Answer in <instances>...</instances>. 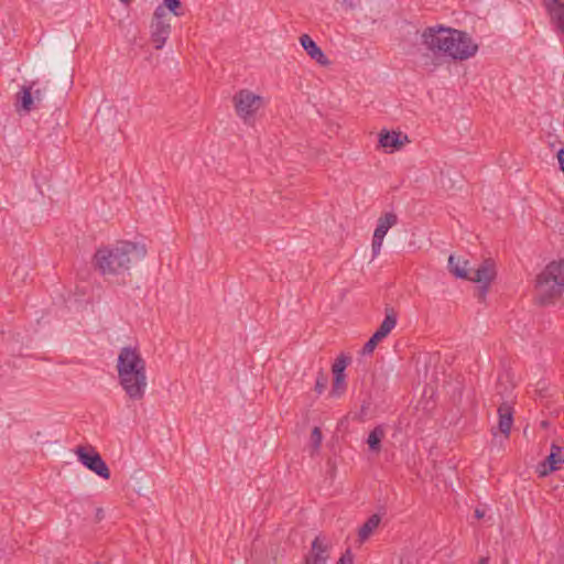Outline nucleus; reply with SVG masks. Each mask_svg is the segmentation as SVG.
Segmentation results:
<instances>
[{
  "mask_svg": "<svg viewBox=\"0 0 564 564\" xmlns=\"http://www.w3.org/2000/svg\"><path fill=\"white\" fill-rule=\"evenodd\" d=\"M161 6L166 7L167 10L176 17L182 15V12H180V9L182 8L181 0H163Z\"/></svg>",
  "mask_w": 564,
  "mask_h": 564,
  "instance_id": "nucleus-22",
  "label": "nucleus"
},
{
  "mask_svg": "<svg viewBox=\"0 0 564 564\" xmlns=\"http://www.w3.org/2000/svg\"><path fill=\"white\" fill-rule=\"evenodd\" d=\"M119 384L132 401H141L148 387L147 364L137 347H122L118 355Z\"/></svg>",
  "mask_w": 564,
  "mask_h": 564,
  "instance_id": "nucleus-3",
  "label": "nucleus"
},
{
  "mask_svg": "<svg viewBox=\"0 0 564 564\" xmlns=\"http://www.w3.org/2000/svg\"><path fill=\"white\" fill-rule=\"evenodd\" d=\"M421 39L426 50L433 53L434 58H431L433 66L440 65L434 61L440 56L465 61L478 51V45L468 33L441 24L425 28Z\"/></svg>",
  "mask_w": 564,
  "mask_h": 564,
  "instance_id": "nucleus-1",
  "label": "nucleus"
},
{
  "mask_svg": "<svg viewBox=\"0 0 564 564\" xmlns=\"http://www.w3.org/2000/svg\"><path fill=\"white\" fill-rule=\"evenodd\" d=\"M496 278V267L491 259H486L474 272L469 280L478 284L490 285Z\"/></svg>",
  "mask_w": 564,
  "mask_h": 564,
  "instance_id": "nucleus-12",
  "label": "nucleus"
},
{
  "mask_svg": "<svg viewBox=\"0 0 564 564\" xmlns=\"http://www.w3.org/2000/svg\"><path fill=\"white\" fill-rule=\"evenodd\" d=\"M300 43L306 54L314 61H316L322 66H327L330 64L329 59L326 57L324 52L319 48V46L313 41V39L308 34H302L300 36Z\"/></svg>",
  "mask_w": 564,
  "mask_h": 564,
  "instance_id": "nucleus-14",
  "label": "nucleus"
},
{
  "mask_svg": "<svg viewBox=\"0 0 564 564\" xmlns=\"http://www.w3.org/2000/svg\"><path fill=\"white\" fill-rule=\"evenodd\" d=\"M503 564H510V563H509L508 561H505V563H503Z\"/></svg>",
  "mask_w": 564,
  "mask_h": 564,
  "instance_id": "nucleus-35",
  "label": "nucleus"
},
{
  "mask_svg": "<svg viewBox=\"0 0 564 564\" xmlns=\"http://www.w3.org/2000/svg\"><path fill=\"white\" fill-rule=\"evenodd\" d=\"M34 102L40 101L42 99V91L40 89H36L34 93H32Z\"/></svg>",
  "mask_w": 564,
  "mask_h": 564,
  "instance_id": "nucleus-31",
  "label": "nucleus"
},
{
  "mask_svg": "<svg viewBox=\"0 0 564 564\" xmlns=\"http://www.w3.org/2000/svg\"><path fill=\"white\" fill-rule=\"evenodd\" d=\"M76 454L78 456V460L89 470L94 471L96 475L104 479L110 478V470L95 449L87 452L84 447L79 446L76 449Z\"/></svg>",
  "mask_w": 564,
  "mask_h": 564,
  "instance_id": "nucleus-8",
  "label": "nucleus"
},
{
  "mask_svg": "<svg viewBox=\"0 0 564 564\" xmlns=\"http://www.w3.org/2000/svg\"><path fill=\"white\" fill-rule=\"evenodd\" d=\"M370 403L364 402L360 409V415H367V411L369 410Z\"/></svg>",
  "mask_w": 564,
  "mask_h": 564,
  "instance_id": "nucleus-30",
  "label": "nucleus"
},
{
  "mask_svg": "<svg viewBox=\"0 0 564 564\" xmlns=\"http://www.w3.org/2000/svg\"><path fill=\"white\" fill-rule=\"evenodd\" d=\"M489 286L490 285H487V284H479L478 292H477V297L479 301H484L486 299Z\"/></svg>",
  "mask_w": 564,
  "mask_h": 564,
  "instance_id": "nucleus-26",
  "label": "nucleus"
},
{
  "mask_svg": "<svg viewBox=\"0 0 564 564\" xmlns=\"http://www.w3.org/2000/svg\"><path fill=\"white\" fill-rule=\"evenodd\" d=\"M556 156L558 160L560 169L564 173V148H562L557 151Z\"/></svg>",
  "mask_w": 564,
  "mask_h": 564,
  "instance_id": "nucleus-27",
  "label": "nucleus"
},
{
  "mask_svg": "<svg viewBox=\"0 0 564 564\" xmlns=\"http://www.w3.org/2000/svg\"><path fill=\"white\" fill-rule=\"evenodd\" d=\"M237 115L246 122L262 107V97L249 89H241L234 96Z\"/></svg>",
  "mask_w": 564,
  "mask_h": 564,
  "instance_id": "nucleus-6",
  "label": "nucleus"
},
{
  "mask_svg": "<svg viewBox=\"0 0 564 564\" xmlns=\"http://www.w3.org/2000/svg\"><path fill=\"white\" fill-rule=\"evenodd\" d=\"M147 254L144 245L119 241L113 246L97 249L94 256L95 268L104 276H118L129 272L133 262L142 260Z\"/></svg>",
  "mask_w": 564,
  "mask_h": 564,
  "instance_id": "nucleus-2",
  "label": "nucleus"
},
{
  "mask_svg": "<svg viewBox=\"0 0 564 564\" xmlns=\"http://www.w3.org/2000/svg\"><path fill=\"white\" fill-rule=\"evenodd\" d=\"M477 564H489V558L488 557H481Z\"/></svg>",
  "mask_w": 564,
  "mask_h": 564,
  "instance_id": "nucleus-33",
  "label": "nucleus"
},
{
  "mask_svg": "<svg viewBox=\"0 0 564 564\" xmlns=\"http://www.w3.org/2000/svg\"><path fill=\"white\" fill-rule=\"evenodd\" d=\"M170 20L167 8L158 6L150 24L151 41L156 50L163 48L171 34Z\"/></svg>",
  "mask_w": 564,
  "mask_h": 564,
  "instance_id": "nucleus-5",
  "label": "nucleus"
},
{
  "mask_svg": "<svg viewBox=\"0 0 564 564\" xmlns=\"http://www.w3.org/2000/svg\"><path fill=\"white\" fill-rule=\"evenodd\" d=\"M323 435L319 427L315 426L311 433V442L314 449H318L322 444Z\"/></svg>",
  "mask_w": 564,
  "mask_h": 564,
  "instance_id": "nucleus-24",
  "label": "nucleus"
},
{
  "mask_svg": "<svg viewBox=\"0 0 564 564\" xmlns=\"http://www.w3.org/2000/svg\"><path fill=\"white\" fill-rule=\"evenodd\" d=\"M327 382H328L327 376L323 371H319L318 376L316 378L315 391L318 394H321L326 389Z\"/></svg>",
  "mask_w": 564,
  "mask_h": 564,
  "instance_id": "nucleus-23",
  "label": "nucleus"
},
{
  "mask_svg": "<svg viewBox=\"0 0 564 564\" xmlns=\"http://www.w3.org/2000/svg\"><path fill=\"white\" fill-rule=\"evenodd\" d=\"M405 142H409L408 135L401 132L382 131L379 137L380 145L384 149L390 148L391 152L400 150Z\"/></svg>",
  "mask_w": 564,
  "mask_h": 564,
  "instance_id": "nucleus-15",
  "label": "nucleus"
},
{
  "mask_svg": "<svg viewBox=\"0 0 564 564\" xmlns=\"http://www.w3.org/2000/svg\"><path fill=\"white\" fill-rule=\"evenodd\" d=\"M541 2H542V6L544 7V9H546L549 7L560 3L562 1L561 0H541Z\"/></svg>",
  "mask_w": 564,
  "mask_h": 564,
  "instance_id": "nucleus-28",
  "label": "nucleus"
},
{
  "mask_svg": "<svg viewBox=\"0 0 564 564\" xmlns=\"http://www.w3.org/2000/svg\"><path fill=\"white\" fill-rule=\"evenodd\" d=\"M341 4L348 9H355L356 3L354 0H343Z\"/></svg>",
  "mask_w": 564,
  "mask_h": 564,
  "instance_id": "nucleus-29",
  "label": "nucleus"
},
{
  "mask_svg": "<svg viewBox=\"0 0 564 564\" xmlns=\"http://www.w3.org/2000/svg\"><path fill=\"white\" fill-rule=\"evenodd\" d=\"M502 382L499 381L496 388L497 395L501 399V403L498 406V427L503 435L509 436L513 423V409L508 401L511 391L508 390V387H503L502 389Z\"/></svg>",
  "mask_w": 564,
  "mask_h": 564,
  "instance_id": "nucleus-7",
  "label": "nucleus"
},
{
  "mask_svg": "<svg viewBox=\"0 0 564 564\" xmlns=\"http://www.w3.org/2000/svg\"><path fill=\"white\" fill-rule=\"evenodd\" d=\"M564 463V448L552 444L551 452L546 459L542 463L540 470L541 476H545L549 473L560 469L561 464Z\"/></svg>",
  "mask_w": 564,
  "mask_h": 564,
  "instance_id": "nucleus-13",
  "label": "nucleus"
},
{
  "mask_svg": "<svg viewBox=\"0 0 564 564\" xmlns=\"http://www.w3.org/2000/svg\"><path fill=\"white\" fill-rule=\"evenodd\" d=\"M328 557V544L324 538L316 536L312 542L311 551L305 556L304 564H326Z\"/></svg>",
  "mask_w": 564,
  "mask_h": 564,
  "instance_id": "nucleus-11",
  "label": "nucleus"
},
{
  "mask_svg": "<svg viewBox=\"0 0 564 564\" xmlns=\"http://www.w3.org/2000/svg\"><path fill=\"white\" fill-rule=\"evenodd\" d=\"M398 216L393 212L384 213L379 217L377 227L372 237V253L373 257L378 256L381 250V246L383 242V238L387 235L388 230L397 225Z\"/></svg>",
  "mask_w": 564,
  "mask_h": 564,
  "instance_id": "nucleus-9",
  "label": "nucleus"
},
{
  "mask_svg": "<svg viewBox=\"0 0 564 564\" xmlns=\"http://www.w3.org/2000/svg\"><path fill=\"white\" fill-rule=\"evenodd\" d=\"M349 361V357L341 355L336 358L335 362L332 366L334 379L330 394L334 397L341 395L346 390L347 384L345 381V369L348 366Z\"/></svg>",
  "mask_w": 564,
  "mask_h": 564,
  "instance_id": "nucleus-10",
  "label": "nucleus"
},
{
  "mask_svg": "<svg viewBox=\"0 0 564 564\" xmlns=\"http://www.w3.org/2000/svg\"><path fill=\"white\" fill-rule=\"evenodd\" d=\"M475 517H476L477 519H481V518H484V517H485V511L479 510V509H476V510H475Z\"/></svg>",
  "mask_w": 564,
  "mask_h": 564,
  "instance_id": "nucleus-32",
  "label": "nucleus"
},
{
  "mask_svg": "<svg viewBox=\"0 0 564 564\" xmlns=\"http://www.w3.org/2000/svg\"><path fill=\"white\" fill-rule=\"evenodd\" d=\"M564 293V260L551 261L535 279V301L541 305L555 303Z\"/></svg>",
  "mask_w": 564,
  "mask_h": 564,
  "instance_id": "nucleus-4",
  "label": "nucleus"
},
{
  "mask_svg": "<svg viewBox=\"0 0 564 564\" xmlns=\"http://www.w3.org/2000/svg\"><path fill=\"white\" fill-rule=\"evenodd\" d=\"M354 557L351 551L348 549L337 561L336 564H352Z\"/></svg>",
  "mask_w": 564,
  "mask_h": 564,
  "instance_id": "nucleus-25",
  "label": "nucleus"
},
{
  "mask_svg": "<svg viewBox=\"0 0 564 564\" xmlns=\"http://www.w3.org/2000/svg\"><path fill=\"white\" fill-rule=\"evenodd\" d=\"M124 4H129L131 0H120Z\"/></svg>",
  "mask_w": 564,
  "mask_h": 564,
  "instance_id": "nucleus-34",
  "label": "nucleus"
},
{
  "mask_svg": "<svg viewBox=\"0 0 564 564\" xmlns=\"http://www.w3.org/2000/svg\"><path fill=\"white\" fill-rule=\"evenodd\" d=\"M381 519L379 514H372L368 520L359 528L358 539L360 543H364L372 532L378 528Z\"/></svg>",
  "mask_w": 564,
  "mask_h": 564,
  "instance_id": "nucleus-19",
  "label": "nucleus"
},
{
  "mask_svg": "<svg viewBox=\"0 0 564 564\" xmlns=\"http://www.w3.org/2000/svg\"><path fill=\"white\" fill-rule=\"evenodd\" d=\"M386 435L384 429L382 425L376 426L368 435L367 444L369 449L373 453H379L381 451V441Z\"/></svg>",
  "mask_w": 564,
  "mask_h": 564,
  "instance_id": "nucleus-20",
  "label": "nucleus"
},
{
  "mask_svg": "<svg viewBox=\"0 0 564 564\" xmlns=\"http://www.w3.org/2000/svg\"><path fill=\"white\" fill-rule=\"evenodd\" d=\"M34 106V98L32 95V86L25 87L23 86L21 91L17 95V111L21 112L24 111L25 113H29Z\"/></svg>",
  "mask_w": 564,
  "mask_h": 564,
  "instance_id": "nucleus-17",
  "label": "nucleus"
},
{
  "mask_svg": "<svg viewBox=\"0 0 564 564\" xmlns=\"http://www.w3.org/2000/svg\"><path fill=\"white\" fill-rule=\"evenodd\" d=\"M384 313H386L384 319L380 324L379 328L375 332L382 339L386 338L397 325V313H395L394 308L391 306H387L384 308Z\"/></svg>",
  "mask_w": 564,
  "mask_h": 564,
  "instance_id": "nucleus-18",
  "label": "nucleus"
},
{
  "mask_svg": "<svg viewBox=\"0 0 564 564\" xmlns=\"http://www.w3.org/2000/svg\"><path fill=\"white\" fill-rule=\"evenodd\" d=\"M381 340H382V338L378 334L373 333V335L369 338V340L364 345L362 354L364 355L372 354L373 350L376 349L377 345Z\"/></svg>",
  "mask_w": 564,
  "mask_h": 564,
  "instance_id": "nucleus-21",
  "label": "nucleus"
},
{
  "mask_svg": "<svg viewBox=\"0 0 564 564\" xmlns=\"http://www.w3.org/2000/svg\"><path fill=\"white\" fill-rule=\"evenodd\" d=\"M448 270L456 278L469 280L471 270L468 268V261L454 254L448 258Z\"/></svg>",
  "mask_w": 564,
  "mask_h": 564,
  "instance_id": "nucleus-16",
  "label": "nucleus"
}]
</instances>
